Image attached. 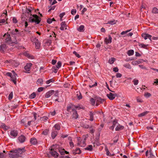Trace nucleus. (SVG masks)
Instances as JSON below:
<instances>
[{"mask_svg": "<svg viewBox=\"0 0 158 158\" xmlns=\"http://www.w3.org/2000/svg\"><path fill=\"white\" fill-rule=\"evenodd\" d=\"M26 151L25 147L22 148H18L13 149L10 151V152L13 154H9V157L11 158H18L21 156V154Z\"/></svg>", "mask_w": 158, "mask_h": 158, "instance_id": "nucleus-1", "label": "nucleus"}, {"mask_svg": "<svg viewBox=\"0 0 158 158\" xmlns=\"http://www.w3.org/2000/svg\"><path fill=\"white\" fill-rule=\"evenodd\" d=\"M41 21V19L36 15H33L29 19V21L31 23H35L36 24H39Z\"/></svg>", "mask_w": 158, "mask_h": 158, "instance_id": "nucleus-2", "label": "nucleus"}, {"mask_svg": "<svg viewBox=\"0 0 158 158\" xmlns=\"http://www.w3.org/2000/svg\"><path fill=\"white\" fill-rule=\"evenodd\" d=\"M6 75L10 77L12 79H16V77H18L17 74L14 70L12 71L11 73H7Z\"/></svg>", "mask_w": 158, "mask_h": 158, "instance_id": "nucleus-3", "label": "nucleus"}, {"mask_svg": "<svg viewBox=\"0 0 158 158\" xmlns=\"http://www.w3.org/2000/svg\"><path fill=\"white\" fill-rule=\"evenodd\" d=\"M32 65V64L31 63L27 64L24 67V69L25 70V72L29 73H30V69Z\"/></svg>", "mask_w": 158, "mask_h": 158, "instance_id": "nucleus-4", "label": "nucleus"}, {"mask_svg": "<svg viewBox=\"0 0 158 158\" xmlns=\"http://www.w3.org/2000/svg\"><path fill=\"white\" fill-rule=\"evenodd\" d=\"M96 106H98L101 103H102L105 101V99H102L101 98L98 97H96Z\"/></svg>", "mask_w": 158, "mask_h": 158, "instance_id": "nucleus-5", "label": "nucleus"}, {"mask_svg": "<svg viewBox=\"0 0 158 158\" xmlns=\"http://www.w3.org/2000/svg\"><path fill=\"white\" fill-rule=\"evenodd\" d=\"M18 131L17 130H11L10 132V136L12 138L16 137L18 135Z\"/></svg>", "mask_w": 158, "mask_h": 158, "instance_id": "nucleus-6", "label": "nucleus"}, {"mask_svg": "<svg viewBox=\"0 0 158 158\" xmlns=\"http://www.w3.org/2000/svg\"><path fill=\"white\" fill-rule=\"evenodd\" d=\"M108 98L111 100H112L114 99L115 97L117 96V94L114 93H110L109 94L106 95Z\"/></svg>", "mask_w": 158, "mask_h": 158, "instance_id": "nucleus-7", "label": "nucleus"}, {"mask_svg": "<svg viewBox=\"0 0 158 158\" xmlns=\"http://www.w3.org/2000/svg\"><path fill=\"white\" fill-rule=\"evenodd\" d=\"M18 139L19 142L23 143L25 141L26 138L25 136L21 135L18 137Z\"/></svg>", "mask_w": 158, "mask_h": 158, "instance_id": "nucleus-8", "label": "nucleus"}, {"mask_svg": "<svg viewBox=\"0 0 158 158\" xmlns=\"http://www.w3.org/2000/svg\"><path fill=\"white\" fill-rule=\"evenodd\" d=\"M4 36H6V39H5V43H8L11 42V39L10 34H8V32H7V33H5Z\"/></svg>", "mask_w": 158, "mask_h": 158, "instance_id": "nucleus-9", "label": "nucleus"}, {"mask_svg": "<svg viewBox=\"0 0 158 158\" xmlns=\"http://www.w3.org/2000/svg\"><path fill=\"white\" fill-rule=\"evenodd\" d=\"M119 82L118 80H112L110 81L111 86L112 87L117 85Z\"/></svg>", "mask_w": 158, "mask_h": 158, "instance_id": "nucleus-10", "label": "nucleus"}, {"mask_svg": "<svg viewBox=\"0 0 158 158\" xmlns=\"http://www.w3.org/2000/svg\"><path fill=\"white\" fill-rule=\"evenodd\" d=\"M142 36L146 40L148 38L151 41L152 40L151 37L152 35L146 33H143L142 34Z\"/></svg>", "mask_w": 158, "mask_h": 158, "instance_id": "nucleus-11", "label": "nucleus"}, {"mask_svg": "<svg viewBox=\"0 0 158 158\" xmlns=\"http://www.w3.org/2000/svg\"><path fill=\"white\" fill-rule=\"evenodd\" d=\"M55 93V91L51 90L47 92L45 94V97L46 98H48L51 95H53Z\"/></svg>", "mask_w": 158, "mask_h": 158, "instance_id": "nucleus-12", "label": "nucleus"}, {"mask_svg": "<svg viewBox=\"0 0 158 158\" xmlns=\"http://www.w3.org/2000/svg\"><path fill=\"white\" fill-rule=\"evenodd\" d=\"M50 153H51L53 156L55 157H57L58 156L59 154L54 149H52L50 151Z\"/></svg>", "mask_w": 158, "mask_h": 158, "instance_id": "nucleus-13", "label": "nucleus"}, {"mask_svg": "<svg viewBox=\"0 0 158 158\" xmlns=\"http://www.w3.org/2000/svg\"><path fill=\"white\" fill-rule=\"evenodd\" d=\"M61 27L60 28L61 30H64V29H67V25L66 24L65 22H62L60 24Z\"/></svg>", "mask_w": 158, "mask_h": 158, "instance_id": "nucleus-14", "label": "nucleus"}, {"mask_svg": "<svg viewBox=\"0 0 158 158\" xmlns=\"http://www.w3.org/2000/svg\"><path fill=\"white\" fill-rule=\"evenodd\" d=\"M106 44L110 43L112 42V38L110 35H108V38H106L104 40Z\"/></svg>", "mask_w": 158, "mask_h": 158, "instance_id": "nucleus-15", "label": "nucleus"}, {"mask_svg": "<svg viewBox=\"0 0 158 158\" xmlns=\"http://www.w3.org/2000/svg\"><path fill=\"white\" fill-rule=\"evenodd\" d=\"M30 142L31 144L34 145H36L38 143L37 139L34 137L31 138Z\"/></svg>", "mask_w": 158, "mask_h": 158, "instance_id": "nucleus-16", "label": "nucleus"}, {"mask_svg": "<svg viewBox=\"0 0 158 158\" xmlns=\"http://www.w3.org/2000/svg\"><path fill=\"white\" fill-rule=\"evenodd\" d=\"M73 154L75 155L76 154H80L81 152V151L79 148H77L75 150L72 151Z\"/></svg>", "mask_w": 158, "mask_h": 158, "instance_id": "nucleus-17", "label": "nucleus"}, {"mask_svg": "<svg viewBox=\"0 0 158 158\" xmlns=\"http://www.w3.org/2000/svg\"><path fill=\"white\" fill-rule=\"evenodd\" d=\"M10 33L11 35H19L20 33L19 30L17 29H15V30H13L11 31Z\"/></svg>", "mask_w": 158, "mask_h": 158, "instance_id": "nucleus-18", "label": "nucleus"}, {"mask_svg": "<svg viewBox=\"0 0 158 158\" xmlns=\"http://www.w3.org/2000/svg\"><path fill=\"white\" fill-rule=\"evenodd\" d=\"M58 134L57 131L53 130L52 131L51 136L53 139H54L56 136Z\"/></svg>", "mask_w": 158, "mask_h": 158, "instance_id": "nucleus-19", "label": "nucleus"}, {"mask_svg": "<svg viewBox=\"0 0 158 158\" xmlns=\"http://www.w3.org/2000/svg\"><path fill=\"white\" fill-rule=\"evenodd\" d=\"M6 44H2L0 46V51L1 52H4V50H6Z\"/></svg>", "mask_w": 158, "mask_h": 158, "instance_id": "nucleus-20", "label": "nucleus"}, {"mask_svg": "<svg viewBox=\"0 0 158 158\" xmlns=\"http://www.w3.org/2000/svg\"><path fill=\"white\" fill-rule=\"evenodd\" d=\"M73 111V118L76 119L78 118V116L77 111L75 109Z\"/></svg>", "mask_w": 158, "mask_h": 158, "instance_id": "nucleus-21", "label": "nucleus"}, {"mask_svg": "<svg viewBox=\"0 0 158 158\" xmlns=\"http://www.w3.org/2000/svg\"><path fill=\"white\" fill-rule=\"evenodd\" d=\"M124 128L123 126L118 124L116 127L115 130L116 131H118L123 129Z\"/></svg>", "mask_w": 158, "mask_h": 158, "instance_id": "nucleus-22", "label": "nucleus"}, {"mask_svg": "<svg viewBox=\"0 0 158 158\" xmlns=\"http://www.w3.org/2000/svg\"><path fill=\"white\" fill-rule=\"evenodd\" d=\"M117 20H115L114 19L113 20H110L108 21L106 24H110L111 25H113L116 24Z\"/></svg>", "mask_w": 158, "mask_h": 158, "instance_id": "nucleus-23", "label": "nucleus"}, {"mask_svg": "<svg viewBox=\"0 0 158 158\" xmlns=\"http://www.w3.org/2000/svg\"><path fill=\"white\" fill-rule=\"evenodd\" d=\"M11 64L13 65V66H14L15 67L18 66L19 64V62H17L15 60L12 61H11Z\"/></svg>", "mask_w": 158, "mask_h": 158, "instance_id": "nucleus-24", "label": "nucleus"}, {"mask_svg": "<svg viewBox=\"0 0 158 158\" xmlns=\"http://www.w3.org/2000/svg\"><path fill=\"white\" fill-rule=\"evenodd\" d=\"M83 144H81L82 143V142L81 141H80L78 142L77 143V145L78 146H81V147H83L85 145V140H83L82 142Z\"/></svg>", "mask_w": 158, "mask_h": 158, "instance_id": "nucleus-25", "label": "nucleus"}, {"mask_svg": "<svg viewBox=\"0 0 158 158\" xmlns=\"http://www.w3.org/2000/svg\"><path fill=\"white\" fill-rule=\"evenodd\" d=\"M84 26L83 25H81L79 27L77 28V30L79 32H83L84 31Z\"/></svg>", "mask_w": 158, "mask_h": 158, "instance_id": "nucleus-26", "label": "nucleus"}, {"mask_svg": "<svg viewBox=\"0 0 158 158\" xmlns=\"http://www.w3.org/2000/svg\"><path fill=\"white\" fill-rule=\"evenodd\" d=\"M149 156H148V158H153L154 157L151 148L149 150Z\"/></svg>", "mask_w": 158, "mask_h": 158, "instance_id": "nucleus-27", "label": "nucleus"}, {"mask_svg": "<svg viewBox=\"0 0 158 158\" xmlns=\"http://www.w3.org/2000/svg\"><path fill=\"white\" fill-rule=\"evenodd\" d=\"M75 110L73 106H68L67 107V111L68 112H70L71 110H72L73 111Z\"/></svg>", "mask_w": 158, "mask_h": 158, "instance_id": "nucleus-28", "label": "nucleus"}, {"mask_svg": "<svg viewBox=\"0 0 158 158\" xmlns=\"http://www.w3.org/2000/svg\"><path fill=\"white\" fill-rule=\"evenodd\" d=\"M90 101L91 103V104L93 105H94L95 104V102H96V97H95L94 98H91L90 99Z\"/></svg>", "mask_w": 158, "mask_h": 158, "instance_id": "nucleus-29", "label": "nucleus"}, {"mask_svg": "<svg viewBox=\"0 0 158 158\" xmlns=\"http://www.w3.org/2000/svg\"><path fill=\"white\" fill-rule=\"evenodd\" d=\"M37 84L39 85H42L44 83L43 80H38L37 81Z\"/></svg>", "mask_w": 158, "mask_h": 158, "instance_id": "nucleus-30", "label": "nucleus"}, {"mask_svg": "<svg viewBox=\"0 0 158 158\" xmlns=\"http://www.w3.org/2000/svg\"><path fill=\"white\" fill-rule=\"evenodd\" d=\"M24 54L28 58L31 59L33 58V56L30 55L29 53H28L27 52H25L24 53Z\"/></svg>", "mask_w": 158, "mask_h": 158, "instance_id": "nucleus-31", "label": "nucleus"}, {"mask_svg": "<svg viewBox=\"0 0 158 158\" xmlns=\"http://www.w3.org/2000/svg\"><path fill=\"white\" fill-rule=\"evenodd\" d=\"M31 41L35 43L38 41V39L36 37H32L31 39Z\"/></svg>", "mask_w": 158, "mask_h": 158, "instance_id": "nucleus-32", "label": "nucleus"}, {"mask_svg": "<svg viewBox=\"0 0 158 158\" xmlns=\"http://www.w3.org/2000/svg\"><path fill=\"white\" fill-rule=\"evenodd\" d=\"M105 149L106 151V155L109 156H110L111 155L109 151V150L108 148L107 147V146H106L105 147Z\"/></svg>", "mask_w": 158, "mask_h": 158, "instance_id": "nucleus-33", "label": "nucleus"}, {"mask_svg": "<svg viewBox=\"0 0 158 158\" xmlns=\"http://www.w3.org/2000/svg\"><path fill=\"white\" fill-rule=\"evenodd\" d=\"M115 59L114 57H111V58L109 60L108 62L111 64L114 63V62L115 61Z\"/></svg>", "mask_w": 158, "mask_h": 158, "instance_id": "nucleus-34", "label": "nucleus"}, {"mask_svg": "<svg viewBox=\"0 0 158 158\" xmlns=\"http://www.w3.org/2000/svg\"><path fill=\"white\" fill-rule=\"evenodd\" d=\"M54 127L55 128V129L58 130H60V126L58 124H56L54 126Z\"/></svg>", "mask_w": 158, "mask_h": 158, "instance_id": "nucleus-35", "label": "nucleus"}, {"mask_svg": "<svg viewBox=\"0 0 158 158\" xmlns=\"http://www.w3.org/2000/svg\"><path fill=\"white\" fill-rule=\"evenodd\" d=\"M85 149L86 150H88L89 151H92L93 149L92 146L91 145H89L88 147L85 148Z\"/></svg>", "mask_w": 158, "mask_h": 158, "instance_id": "nucleus-36", "label": "nucleus"}, {"mask_svg": "<svg viewBox=\"0 0 158 158\" xmlns=\"http://www.w3.org/2000/svg\"><path fill=\"white\" fill-rule=\"evenodd\" d=\"M148 113V111L143 112V113H142L138 114V116L139 117H141L144 116L145 115H146Z\"/></svg>", "mask_w": 158, "mask_h": 158, "instance_id": "nucleus-37", "label": "nucleus"}, {"mask_svg": "<svg viewBox=\"0 0 158 158\" xmlns=\"http://www.w3.org/2000/svg\"><path fill=\"white\" fill-rule=\"evenodd\" d=\"M134 53V51L132 50H128L127 52V54L129 56L132 55Z\"/></svg>", "mask_w": 158, "mask_h": 158, "instance_id": "nucleus-38", "label": "nucleus"}, {"mask_svg": "<svg viewBox=\"0 0 158 158\" xmlns=\"http://www.w3.org/2000/svg\"><path fill=\"white\" fill-rule=\"evenodd\" d=\"M27 119L26 118L23 119L21 121V123L23 125L25 126V123L27 122Z\"/></svg>", "mask_w": 158, "mask_h": 158, "instance_id": "nucleus-39", "label": "nucleus"}, {"mask_svg": "<svg viewBox=\"0 0 158 158\" xmlns=\"http://www.w3.org/2000/svg\"><path fill=\"white\" fill-rule=\"evenodd\" d=\"M94 114L92 112H90V119L91 121H93L94 120Z\"/></svg>", "mask_w": 158, "mask_h": 158, "instance_id": "nucleus-40", "label": "nucleus"}, {"mask_svg": "<svg viewBox=\"0 0 158 158\" xmlns=\"http://www.w3.org/2000/svg\"><path fill=\"white\" fill-rule=\"evenodd\" d=\"M59 151L61 155H64V149L60 148L59 149Z\"/></svg>", "mask_w": 158, "mask_h": 158, "instance_id": "nucleus-41", "label": "nucleus"}, {"mask_svg": "<svg viewBox=\"0 0 158 158\" xmlns=\"http://www.w3.org/2000/svg\"><path fill=\"white\" fill-rule=\"evenodd\" d=\"M77 96L78 99L80 100L82 98V97L81 93L79 92H77Z\"/></svg>", "mask_w": 158, "mask_h": 158, "instance_id": "nucleus-42", "label": "nucleus"}, {"mask_svg": "<svg viewBox=\"0 0 158 158\" xmlns=\"http://www.w3.org/2000/svg\"><path fill=\"white\" fill-rule=\"evenodd\" d=\"M36 49H39L40 47V44L39 41L35 43Z\"/></svg>", "mask_w": 158, "mask_h": 158, "instance_id": "nucleus-43", "label": "nucleus"}, {"mask_svg": "<svg viewBox=\"0 0 158 158\" xmlns=\"http://www.w3.org/2000/svg\"><path fill=\"white\" fill-rule=\"evenodd\" d=\"M152 12L153 13H158V9L156 7H154L153 8Z\"/></svg>", "mask_w": 158, "mask_h": 158, "instance_id": "nucleus-44", "label": "nucleus"}, {"mask_svg": "<svg viewBox=\"0 0 158 158\" xmlns=\"http://www.w3.org/2000/svg\"><path fill=\"white\" fill-rule=\"evenodd\" d=\"M59 69L56 68L55 67H53L52 69V70L53 72L55 73H57Z\"/></svg>", "mask_w": 158, "mask_h": 158, "instance_id": "nucleus-45", "label": "nucleus"}, {"mask_svg": "<svg viewBox=\"0 0 158 158\" xmlns=\"http://www.w3.org/2000/svg\"><path fill=\"white\" fill-rule=\"evenodd\" d=\"M61 66V62L60 61H58L57 63V65H56V68L59 69Z\"/></svg>", "mask_w": 158, "mask_h": 158, "instance_id": "nucleus-46", "label": "nucleus"}, {"mask_svg": "<svg viewBox=\"0 0 158 158\" xmlns=\"http://www.w3.org/2000/svg\"><path fill=\"white\" fill-rule=\"evenodd\" d=\"M139 46H140V47H141V48H146V47L147 46H148V45H146L145 44H142L139 43Z\"/></svg>", "mask_w": 158, "mask_h": 158, "instance_id": "nucleus-47", "label": "nucleus"}, {"mask_svg": "<svg viewBox=\"0 0 158 158\" xmlns=\"http://www.w3.org/2000/svg\"><path fill=\"white\" fill-rule=\"evenodd\" d=\"M36 94L35 92L33 93L30 96V98L31 99L34 98H35Z\"/></svg>", "mask_w": 158, "mask_h": 158, "instance_id": "nucleus-48", "label": "nucleus"}, {"mask_svg": "<svg viewBox=\"0 0 158 158\" xmlns=\"http://www.w3.org/2000/svg\"><path fill=\"white\" fill-rule=\"evenodd\" d=\"M48 130L46 129L42 132V134L44 135H47L48 133Z\"/></svg>", "mask_w": 158, "mask_h": 158, "instance_id": "nucleus-49", "label": "nucleus"}, {"mask_svg": "<svg viewBox=\"0 0 158 158\" xmlns=\"http://www.w3.org/2000/svg\"><path fill=\"white\" fill-rule=\"evenodd\" d=\"M151 96V94L150 93H148V92L145 93L144 94V96L146 98H149Z\"/></svg>", "mask_w": 158, "mask_h": 158, "instance_id": "nucleus-50", "label": "nucleus"}, {"mask_svg": "<svg viewBox=\"0 0 158 158\" xmlns=\"http://www.w3.org/2000/svg\"><path fill=\"white\" fill-rule=\"evenodd\" d=\"M50 2V4L51 5H53L56 3L57 2L56 0H49Z\"/></svg>", "mask_w": 158, "mask_h": 158, "instance_id": "nucleus-51", "label": "nucleus"}, {"mask_svg": "<svg viewBox=\"0 0 158 158\" xmlns=\"http://www.w3.org/2000/svg\"><path fill=\"white\" fill-rule=\"evenodd\" d=\"M13 92H11L9 94L8 96V99L9 100H11L13 98Z\"/></svg>", "mask_w": 158, "mask_h": 158, "instance_id": "nucleus-52", "label": "nucleus"}, {"mask_svg": "<svg viewBox=\"0 0 158 158\" xmlns=\"http://www.w3.org/2000/svg\"><path fill=\"white\" fill-rule=\"evenodd\" d=\"M97 83L96 82H95V83L93 85L92 84L90 83V85H89V87L90 88H91L96 86H97Z\"/></svg>", "mask_w": 158, "mask_h": 158, "instance_id": "nucleus-53", "label": "nucleus"}, {"mask_svg": "<svg viewBox=\"0 0 158 158\" xmlns=\"http://www.w3.org/2000/svg\"><path fill=\"white\" fill-rule=\"evenodd\" d=\"M73 53L78 58H80L81 57V56L79 55V54L77 53L75 51H73Z\"/></svg>", "mask_w": 158, "mask_h": 158, "instance_id": "nucleus-54", "label": "nucleus"}, {"mask_svg": "<svg viewBox=\"0 0 158 158\" xmlns=\"http://www.w3.org/2000/svg\"><path fill=\"white\" fill-rule=\"evenodd\" d=\"M6 157V155L3 153H0V158H5Z\"/></svg>", "mask_w": 158, "mask_h": 158, "instance_id": "nucleus-55", "label": "nucleus"}, {"mask_svg": "<svg viewBox=\"0 0 158 158\" xmlns=\"http://www.w3.org/2000/svg\"><path fill=\"white\" fill-rule=\"evenodd\" d=\"M131 29H130V30H127V31H122L121 33V34L122 35H124V34H126L127 32H128L130 31H131Z\"/></svg>", "mask_w": 158, "mask_h": 158, "instance_id": "nucleus-56", "label": "nucleus"}, {"mask_svg": "<svg viewBox=\"0 0 158 158\" xmlns=\"http://www.w3.org/2000/svg\"><path fill=\"white\" fill-rule=\"evenodd\" d=\"M76 12H77V10L76 9H73L72 10H71V14L72 15H74L76 14Z\"/></svg>", "mask_w": 158, "mask_h": 158, "instance_id": "nucleus-57", "label": "nucleus"}, {"mask_svg": "<svg viewBox=\"0 0 158 158\" xmlns=\"http://www.w3.org/2000/svg\"><path fill=\"white\" fill-rule=\"evenodd\" d=\"M94 147H95L96 145L98 146L100 145V143L98 141H96L93 143Z\"/></svg>", "mask_w": 158, "mask_h": 158, "instance_id": "nucleus-58", "label": "nucleus"}, {"mask_svg": "<svg viewBox=\"0 0 158 158\" xmlns=\"http://www.w3.org/2000/svg\"><path fill=\"white\" fill-rule=\"evenodd\" d=\"M6 20L4 19H2L0 20V25H2V24L5 23Z\"/></svg>", "mask_w": 158, "mask_h": 158, "instance_id": "nucleus-59", "label": "nucleus"}, {"mask_svg": "<svg viewBox=\"0 0 158 158\" xmlns=\"http://www.w3.org/2000/svg\"><path fill=\"white\" fill-rule=\"evenodd\" d=\"M133 82L134 83V84L135 85H136L138 84V80H134L133 81Z\"/></svg>", "mask_w": 158, "mask_h": 158, "instance_id": "nucleus-60", "label": "nucleus"}, {"mask_svg": "<svg viewBox=\"0 0 158 158\" xmlns=\"http://www.w3.org/2000/svg\"><path fill=\"white\" fill-rule=\"evenodd\" d=\"M12 21L14 23H17L18 21L17 20L16 18L15 17H14L13 18Z\"/></svg>", "mask_w": 158, "mask_h": 158, "instance_id": "nucleus-61", "label": "nucleus"}, {"mask_svg": "<svg viewBox=\"0 0 158 158\" xmlns=\"http://www.w3.org/2000/svg\"><path fill=\"white\" fill-rule=\"evenodd\" d=\"M74 106L76 108V109H78L79 110H80V109H84V108L83 107V106H82V107H80V106Z\"/></svg>", "mask_w": 158, "mask_h": 158, "instance_id": "nucleus-62", "label": "nucleus"}, {"mask_svg": "<svg viewBox=\"0 0 158 158\" xmlns=\"http://www.w3.org/2000/svg\"><path fill=\"white\" fill-rule=\"evenodd\" d=\"M47 22L48 23L50 24L52 22V19L49 18L47 19Z\"/></svg>", "mask_w": 158, "mask_h": 158, "instance_id": "nucleus-63", "label": "nucleus"}, {"mask_svg": "<svg viewBox=\"0 0 158 158\" xmlns=\"http://www.w3.org/2000/svg\"><path fill=\"white\" fill-rule=\"evenodd\" d=\"M44 89V88L42 87H40L38 88V89H37V91L39 92H40L41 91H42Z\"/></svg>", "mask_w": 158, "mask_h": 158, "instance_id": "nucleus-64", "label": "nucleus"}]
</instances>
